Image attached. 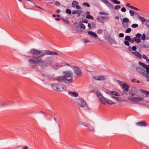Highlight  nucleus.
Here are the masks:
<instances>
[{
	"label": "nucleus",
	"instance_id": "obj_1",
	"mask_svg": "<svg viewBox=\"0 0 149 149\" xmlns=\"http://www.w3.org/2000/svg\"><path fill=\"white\" fill-rule=\"evenodd\" d=\"M64 75L56 77V80L60 82L70 84L72 82V72L71 71H66L64 72Z\"/></svg>",
	"mask_w": 149,
	"mask_h": 149
},
{
	"label": "nucleus",
	"instance_id": "obj_2",
	"mask_svg": "<svg viewBox=\"0 0 149 149\" xmlns=\"http://www.w3.org/2000/svg\"><path fill=\"white\" fill-rule=\"evenodd\" d=\"M41 60L40 65L43 67H48L50 65L53 63L52 59L51 58H47L45 61H42V59L40 58Z\"/></svg>",
	"mask_w": 149,
	"mask_h": 149
},
{
	"label": "nucleus",
	"instance_id": "obj_3",
	"mask_svg": "<svg viewBox=\"0 0 149 149\" xmlns=\"http://www.w3.org/2000/svg\"><path fill=\"white\" fill-rule=\"evenodd\" d=\"M30 53L32 54L33 57L36 58L42 57L41 52L37 49H32L30 50Z\"/></svg>",
	"mask_w": 149,
	"mask_h": 149
},
{
	"label": "nucleus",
	"instance_id": "obj_4",
	"mask_svg": "<svg viewBox=\"0 0 149 149\" xmlns=\"http://www.w3.org/2000/svg\"><path fill=\"white\" fill-rule=\"evenodd\" d=\"M141 34L140 33H138L135 35V37L133 39L131 38L129 41L132 43H133L135 41L137 43H139L141 42Z\"/></svg>",
	"mask_w": 149,
	"mask_h": 149
},
{
	"label": "nucleus",
	"instance_id": "obj_5",
	"mask_svg": "<svg viewBox=\"0 0 149 149\" xmlns=\"http://www.w3.org/2000/svg\"><path fill=\"white\" fill-rule=\"evenodd\" d=\"M128 100L136 102L140 101H143V98L142 97H130L128 98Z\"/></svg>",
	"mask_w": 149,
	"mask_h": 149
},
{
	"label": "nucleus",
	"instance_id": "obj_6",
	"mask_svg": "<svg viewBox=\"0 0 149 149\" xmlns=\"http://www.w3.org/2000/svg\"><path fill=\"white\" fill-rule=\"evenodd\" d=\"M73 69L75 74L77 75L78 76L80 77L82 75V71L77 66H74V67Z\"/></svg>",
	"mask_w": 149,
	"mask_h": 149
},
{
	"label": "nucleus",
	"instance_id": "obj_7",
	"mask_svg": "<svg viewBox=\"0 0 149 149\" xmlns=\"http://www.w3.org/2000/svg\"><path fill=\"white\" fill-rule=\"evenodd\" d=\"M96 95L97 97L102 103L104 104H105V103L104 102V99L105 97H104L102 94L99 91H97L96 92Z\"/></svg>",
	"mask_w": 149,
	"mask_h": 149
},
{
	"label": "nucleus",
	"instance_id": "obj_8",
	"mask_svg": "<svg viewBox=\"0 0 149 149\" xmlns=\"http://www.w3.org/2000/svg\"><path fill=\"white\" fill-rule=\"evenodd\" d=\"M108 17H107L103 16L100 15L98 16L96 18L97 21L100 22L104 23L105 22L107 21L106 19H108Z\"/></svg>",
	"mask_w": 149,
	"mask_h": 149
},
{
	"label": "nucleus",
	"instance_id": "obj_9",
	"mask_svg": "<svg viewBox=\"0 0 149 149\" xmlns=\"http://www.w3.org/2000/svg\"><path fill=\"white\" fill-rule=\"evenodd\" d=\"M59 86V84L57 83L53 84L51 85V87L52 89L54 91H62V89L58 88Z\"/></svg>",
	"mask_w": 149,
	"mask_h": 149
},
{
	"label": "nucleus",
	"instance_id": "obj_10",
	"mask_svg": "<svg viewBox=\"0 0 149 149\" xmlns=\"http://www.w3.org/2000/svg\"><path fill=\"white\" fill-rule=\"evenodd\" d=\"M145 69L143 68L138 67L136 68V70L141 74L144 76L146 73V70L145 71Z\"/></svg>",
	"mask_w": 149,
	"mask_h": 149
},
{
	"label": "nucleus",
	"instance_id": "obj_11",
	"mask_svg": "<svg viewBox=\"0 0 149 149\" xmlns=\"http://www.w3.org/2000/svg\"><path fill=\"white\" fill-rule=\"evenodd\" d=\"M77 103L79 105L80 107H84L86 106V101L82 99H79L77 101Z\"/></svg>",
	"mask_w": 149,
	"mask_h": 149
},
{
	"label": "nucleus",
	"instance_id": "obj_12",
	"mask_svg": "<svg viewBox=\"0 0 149 149\" xmlns=\"http://www.w3.org/2000/svg\"><path fill=\"white\" fill-rule=\"evenodd\" d=\"M93 78L95 80L101 81L106 80L107 78V77L106 76L102 75L101 76H96L93 77Z\"/></svg>",
	"mask_w": 149,
	"mask_h": 149
},
{
	"label": "nucleus",
	"instance_id": "obj_13",
	"mask_svg": "<svg viewBox=\"0 0 149 149\" xmlns=\"http://www.w3.org/2000/svg\"><path fill=\"white\" fill-rule=\"evenodd\" d=\"M71 6L73 8H75L77 9H81V7L79 6L78 2L75 0L73 1L72 2Z\"/></svg>",
	"mask_w": 149,
	"mask_h": 149
},
{
	"label": "nucleus",
	"instance_id": "obj_14",
	"mask_svg": "<svg viewBox=\"0 0 149 149\" xmlns=\"http://www.w3.org/2000/svg\"><path fill=\"white\" fill-rule=\"evenodd\" d=\"M139 63L140 65L143 67V68L146 69V71H147V72H149V65H147L140 61L139 62Z\"/></svg>",
	"mask_w": 149,
	"mask_h": 149
},
{
	"label": "nucleus",
	"instance_id": "obj_15",
	"mask_svg": "<svg viewBox=\"0 0 149 149\" xmlns=\"http://www.w3.org/2000/svg\"><path fill=\"white\" fill-rule=\"evenodd\" d=\"M136 124L137 126L140 127H146L147 125L146 122L144 120L137 122L136 123Z\"/></svg>",
	"mask_w": 149,
	"mask_h": 149
},
{
	"label": "nucleus",
	"instance_id": "obj_16",
	"mask_svg": "<svg viewBox=\"0 0 149 149\" xmlns=\"http://www.w3.org/2000/svg\"><path fill=\"white\" fill-rule=\"evenodd\" d=\"M107 7L110 8L113 7L112 5L107 0H101Z\"/></svg>",
	"mask_w": 149,
	"mask_h": 149
},
{
	"label": "nucleus",
	"instance_id": "obj_17",
	"mask_svg": "<svg viewBox=\"0 0 149 149\" xmlns=\"http://www.w3.org/2000/svg\"><path fill=\"white\" fill-rule=\"evenodd\" d=\"M29 61L31 64H35L38 63H40V62L41 61V60L40 59L36 61L32 59H29Z\"/></svg>",
	"mask_w": 149,
	"mask_h": 149
},
{
	"label": "nucleus",
	"instance_id": "obj_18",
	"mask_svg": "<svg viewBox=\"0 0 149 149\" xmlns=\"http://www.w3.org/2000/svg\"><path fill=\"white\" fill-rule=\"evenodd\" d=\"M104 102H106L107 104H114V103L111 100H110L108 99H107L106 98H104Z\"/></svg>",
	"mask_w": 149,
	"mask_h": 149
},
{
	"label": "nucleus",
	"instance_id": "obj_19",
	"mask_svg": "<svg viewBox=\"0 0 149 149\" xmlns=\"http://www.w3.org/2000/svg\"><path fill=\"white\" fill-rule=\"evenodd\" d=\"M132 53L134 54L135 56H136L137 58H141L142 56L141 54L138 52L135 51V52H132Z\"/></svg>",
	"mask_w": 149,
	"mask_h": 149
},
{
	"label": "nucleus",
	"instance_id": "obj_20",
	"mask_svg": "<svg viewBox=\"0 0 149 149\" xmlns=\"http://www.w3.org/2000/svg\"><path fill=\"white\" fill-rule=\"evenodd\" d=\"M68 94L71 96L74 97H77L78 96V93L77 92H72L71 91H69Z\"/></svg>",
	"mask_w": 149,
	"mask_h": 149
},
{
	"label": "nucleus",
	"instance_id": "obj_21",
	"mask_svg": "<svg viewBox=\"0 0 149 149\" xmlns=\"http://www.w3.org/2000/svg\"><path fill=\"white\" fill-rule=\"evenodd\" d=\"M52 51L49 50H45L44 51V53L42 54V56H44L46 54L52 55Z\"/></svg>",
	"mask_w": 149,
	"mask_h": 149
},
{
	"label": "nucleus",
	"instance_id": "obj_22",
	"mask_svg": "<svg viewBox=\"0 0 149 149\" xmlns=\"http://www.w3.org/2000/svg\"><path fill=\"white\" fill-rule=\"evenodd\" d=\"M79 124L82 125L85 127H88L90 126V124L89 123H84L81 121H79Z\"/></svg>",
	"mask_w": 149,
	"mask_h": 149
},
{
	"label": "nucleus",
	"instance_id": "obj_23",
	"mask_svg": "<svg viewBox=\"0 0 149 149\" xmlns=\"http://www.w3.org/2000/svg\"><path fill=\"white\" fill-rule=\"evenodd\" d=\"M88 33L89 35H90L91 36H93L94 38H97V35L95 33L92 31H88Z\"/></svg>",
	"mask_w": 149,
	"mask_h": 149
},
{
	"label": "nucleus",
	"instance_id": "obj_24",
	"mask_svg": "<svg viewBox=\"0 0 149 149\" xmlns=\"http://www.w3.org/2000/svg\"><path fill=\"white\" fill-rule=\"evenodd\" d=\"M137 47L135 46H133L132 47L129 46L128 47V49L130 52H131L132 51H135Z\"/></svg>",
	"mask_w": 149,
	"mask_h": 149
},
{
	"label": "nucleus",
	"instance_id": "obj_25",
	"mask_svg": "<svg viewBox=\"0 0 149 149\" xmlns=\"http://www.w3.org/2000/svg\"><path fill=\"white\" fill-rule=\"evenodd\" d=\"M123 88L124 89L125 91L127 92L129 90V87L126 84L123 83L122 84Z\"/></svg>",
	"mask_w": 149,
	"mask_h": 149
},
{
	"label": "nucleus",
	"instance_id": "obj_26",
	"mask_svg": "<svg viewBox=\"0 0 149 149\" xmlns=\"http://www.w3.org/2000/svg\"><path fill=\"white\" fill-rule=\"evenodd\" d=\"M58 88H60L61 89H62V91H65L66 89V87L64 85L61 84H59V86Z\"/></svg>",
	"mask_w": 149,
	"mask_h": 149
},
{
	"label": "nucleus",
	"instance_id": "obj_27",
	"mask_svg": "<svg viewBox=\"0 0 149 149\" xmlns=\"http://www.w3.org/2000/svg\"><path fill=\"white\" fill-rule=\"evenodd\" d=\"M138 19L140 21H141L142 24L144 23L146 21V19L145 18L141 16H139L138 17Z\"/></svg>",
	"mask_w": 149,
	"mask_h": 149
},
{
	"label": "nucleus",
	"instance_id": "obj_28",
	"mask_svg": "<svg viewBox=\"0 0 149 149\" xmlns=\"http://www.w3.org/2000/svg\"><path fill=\"white\" fill-rule=\"evenodd\" d=\"M111 94L116 96H119V94L118 92L115 91H113L111 92Z\"/></svg>",
	"mask_w": 149,
	"mask_h": 149
},
{
	"label": "nucleus",
	"instance_id": "obj_29",
	"mask_svg": "<svg viewBox=\"0 0 149 149\" xmlns=\"http://www.w3.org/2000/svg\"><path fill=\"white\" fill-rule=\"evenodd\" d=\"M79 25L81 28L84 29H85V26L82 23L81 21L79 22Z\"/></svg>",
	"mask_w": 149,
	"mask_h": 149
},
{
	"label": "nucleus",
	"instance_id": "obj_30",
	"mask_svg": "<svg viewBox=\"0 0 149 149\" xmlns=\"http://www.w3.org/2000/svg\"><path fill=\"white\" fill-rule=\"evenodd\" d=\"M144 77L148 78L146 81H147L149 82V72H147V71H146V74L145 75H144Z\"/></svg>",
	"mask_w": 149,
	"mask_h": 149
},
{
	"label": "nucleus",
	"instance_id": "obj_31",
	"mask_svg": "<svg viewBox=\"0 0 149 149\" xmlns=\"http://www.w3.org/2000/svg\"><path fill=\"white\" fill-rule=\"evenodd\" d=\"M141 91L142 93L146 94V95H149V92L148 91L145 90H141ZM146 96L148 97V96H147V95H146Z\"/></svg>",
	"mask_w": 149,
	"mask_h": 149
},
{
	"label": "nucleus",
	"instance_id": "obj_32",
	"mask_svg": "<svg viewBox=\"0 0 149 149\" xmlns=\"http://www.w3.org/2000/svg\"><path fill=\"white\" fill-rule=\"evenodd\" d=\"M112 2L116 4H119L120 2L117 0H110Z\"/></svg>",
	"mask_w": 149,
	"mask_h": 149
},
{
	"label": "nucleus",
	"instance_id": "obj_33",
	"mask_svg": "<svg viewBox=\"0 0 149 149\" xmlns=\"http://www.w3.org/2000/svg\"><path fill=\"white\" fill-rule=\"evenodd\" d=\"M86 17L88 19H93L94 17L90 14L87 15Z\"/></svg>",
	"mask_w": 149,
	"mask_h": 149
},
{
	"label": "nucleus",
	"instance_id": "obj_34",
	"mask_svg": "<svg viewBox=\"0 0 149 149\" xmlns=\"http://www.w3.org/2000/svg\"><path fill=\"white\" fill-rule=\"evenodd\" d=\"M99 14L101 15H108L109 14L108 13L102 12H99Z\"/></svg>",
	"mask_w": 149,
	"mask_h": 149
},
{
	"label": "nucleus",
	"instance_id": "obj_35",
	"mask_svg": "<svg viewBox=\"0 0 149 149\" xmlns=\"http://www.w3.org/2000/svg\"><path fill=\"white\" fill-rule=\"evenodd\" d=\"M129 21V19L127 17L124 18L123 19V21L124 22L128 23Z\"/></svg>",
	"mask_w": 149,
	"mask_h": 149
},
{
	"label": "nucleus",
	"instance_id": "obj_36",
	"mask_svg": "<svg viewBox=\"0 0 149 149\" xmlns=\"http://www.w3.org/2000/svg\"><path fill=\"white\" fill-rule=\"evenodd\" d=\"M91 23L92 28L94 29L95 28H96V24L95 22H91Z\"/></svg>",
	"mask_w": 149,
	"mask_h": 149
},
{
	"label": "nucleus",
	"instance_id": "obj_37",
	"mask_svg": "<svg viewBox=\"0 0 149 149\" xmlns=\"http://www.w3.org/2000/svg\"><path fill=\"white\" fill-rule=\"evenodd\" d=\"M83 5L85 6H86L87 7H90V5L87 2H84L83 3Z\"/></svg>",
	"mask_w": 149,
	"mask_h": 149
},
{
	"label": "nucleus",
	"instance_id": "obj_38",
	"mask_svg": "<svg viewBox=\"0 0 149 149\" xmlns=\"http://www.w3.org/2000/svg\"><path fill=\"white\" fill-rule=\"evenodd\" d=\"M131 38L129 36H126L125 38V40H126L129 41Z\"/></svg>",
	"mask_w": 149,
	"mask_h": 149
},
{
	"label": "nucleus",
	"instance_id": "obj_39",
	"mask_svg": "<svg viewBox=\"0 0 149 149\" xmlns=\"http://www.w3.org/2000/svg\"><path fill=\"white\" fill-rule=\"evenodd\" d=\"M129 13L131 16H133L135 14L134 12L131 10H130L129 11Z\"/></svg>",
	"mask_w": 149,
	"mask_h": 149
},
{
	"label": "nucleus",
	"instance_id": "obj_40",
	"mask_svg": "<svg viewBox=\"0 0 149 149\" xmlns=\"http://www.w3.org/2000/svg\"><path fill=\"white\" fill-rule=\"evenodd\" d=\"M141 39L142 40H144L146 39V36L145 34H143L142 36H141Z\"/></svg>",
	"mask_w": 149,
	"mask_h": 149
},
{
	"label": "nucleus",
	"instance_id": "obj_41",
	"mask_svg": "<svg viewBox=\"0 0 149 149\" xmlns=\"http://www.w3.org/2000/svg\"><path fill=\"white\" fill-rule=\"evenodd\" d=\"M83 41L84 43L85 44L87 43L88 42H90V41L89 40H88L87 39L85 38L83 39Z\"/></svg>",
	"mask_w": 149,
	"mask_h": 149
},
{
	"label": "nucleus",
	"instance_id": "obj_42",
	"mask_svg": "<svg viewBox=\"0 0 149 149\" xmlns=\"http://www.w3.org/2000/svg\"><path fill=\"white\" fill-rule=\"evenodd\" d=\"M66 13L69 14H71V11L70 9H67L66 10Z\"/></svg>",
	"mask_w": 149,
	"mask_h": 149
},
{
	"label": "nucleus",
	"instance_id": "obj_43",
	"mask_svg": "<svg viewBox=\"0 0 149 149\" xmlns=\"http://www.w3.org/2000/svg\"><path fill=\"white\" fill-rule=\"evenodd\" d=\"M138 24H134L132 25L131 26L133 28H136L138 27Z\"/></svg>",
	"mask_w": 149,
	"mask_h": 149
},
{
	"label": "nucleus",
	"instance_id": "obj_44",
	"mask_svg": "<svg viewBox=\"0 0 149 149\" xmlns=\"http://www.w3.org/2000/svg\"><path fill=\"white\" fill-rule=\"evenodd\" d=\"M131 30H132L130 28H128L125 30V32L127 33H130L131 32Z\"/></svg>",
	"mask_w": 149,
	"mask_h": 149
},
{
	"label": "nucleus",
	"instance_id": "obj_45",
	"mask_svg": "<svg viewBox=\"0 0 149 149\" xmlns=\"http://www.w3.org/2000/svg\"><path fill=\"white\" fill-rule=\"evenodd\" d=\"M121 8V6L120 5H116L114 7V9L115 10H118L119 9H120Z\"/></svg>",
	"mask_w": 149,
	"mask_h": 149
},
{
	"label": "nucleus",
	"instance_id": "obj_46",
	"mask_svg": "<svg viewBox=\"0 0 149 149\" xmlns=\"http://www.w3.org/2000/svg\"><path fill=\"white\" fill-rule=\"evenodd\" d=\"M142 47L144 48H148L149 47V46L148 45H146V44H143L142 45Z\"/></svg>",
	"mask_w": 149,
	"mask_h": 149
},
{
	"label": "nucleus",
	"instance_id": "obj_47",
	"mask_svg": "<svg viewBox=\"0 0 149 149\" xmlns=\"http://www.w3.org/2000/svg\"><path fill=\"white\" fill-rule=\"evenodd\" d=\"M124 44L125 45L127 46L130 45V44L128 41L125 40L124 41Z\"/></svg>",
	"mask_w": 149,
	"mask_h": 149
},
{
	"label": "nucleus",
	"instance_id": "obj_48",
	"mask_svg": "<svg viewBox=\"0 0 149 149\" xmlns=\"http://www.w3.org/2000/svg\"><path fill=\"white\" fill-rule=\"evenodd\" d=\"M103 32L102 29H98L97 31V33L99 34H101Z\"/></svg>",
	"mask_w": 149,
	"mask_h": 149
},
{
	"label": "nucleus",
	"instance_id": "obj_49",
	"mask_svg": "<svg viewBox=\"0 0 149 149\" xmlns=\"http://www.w3.org/2000/svg\"><path fill=\"white\" fill-rule=\"evenodd\" d=\"M77 13L76 14L78 15V16H79L81 13V10H77Z\"/></svg>",
	"mask_w": 149,
	"mask_h": 149
},
{
	"label": "nucleus",
	"instance_id": "obj_50",
	"mask_svg": "<svg viewBox=\"0 0 149 149\" xmlns=\"http://www.w3.org/2000/svg\"><path fill=\"white\" fill-rule=\"evenodd\" d=\"M121 11L123 12H125L126 11V8L124 7H122V8L121 10Z\"/></svg>",
	"mask_w": 149,
	"mask_h": 149
},
{
	"label": "nucleus",
	"instance_id": "obj_51",
	"mask_svg": "<svg viewBox=\"0 0 149 149\" xmlns=\"http://www.w3.org/2000/svg\"><path fill=\"white\" fill-rule=\"evenodd\" d=\"M131 9H134L135 10H139V9L138 8H136L135 7L132 6V7H131Z\"/></svg>",
	"mask_w": 149,
	"mask_h": 149
},
{
	"label": "nucleus",
	"instance_id": "obj_52",
	"mask_svg": "<svg viewBox=\"0 0 149 149\" xmlns=\"http://www.w3.org/2000/svg\"><path fill=\"white\" fill-rule=\"evenodd\" d=\"M35 7H36L37 8H40V9L41 10H44V9H43V8H42V7H41L40 6H37L36 5H35Z\"/></svg>",
	"mask_w": 149,
	"mask_h": 149
},
{
	"label": "nucleus",
	"instance_id": "obj_53",
	"mask_svg": "<svg viewBox=\"0 0 149 149\" xmlns=\"http://www.w3.org/2000/svg\"><path fill=\"white\" fill-rule=\"evenodd\" d=\"M81 22V23L82 22H83V23H86L87 24L88 22V20L87 19H84V20H83L82 21V22Z\"/></svg>",
	"mask_w": 149,
	"mask_h": 149
},
{
	"label": "nucleus",
	"instance_id": "obj_54",
	"mask_svg": "<svg viewBox=\"0 0 149 149\" xmlns=\"http://www.w3.org/2000/svg\"><path fill=\"white\" fill-rule=\"evenodd\" d=\"M111 97L112 98L117 100H118L119 99V97H116L114 96H112Z\"/></svg>",
	"mask_w": 149,
	"mask_h": 149
},
{
	"label": "nucleus",
	"instance_id": "obj_55",
	"mask_svg": "<svg viewBox=\"0 0 149 149\" xmlns=\"http://www.w3.org/2000/svg\"><path fill=\"white\" fill-rule=\"evenodd\" d=\"M126 6H127L129 7L130 8H131V7H132V6H130V4L129 3H127L126 5Z\"/></svg>",
	"mask_w": 149,
	"mask_h": 149
},
{
	"label": "nucleus",
	"instance_id": "obj_56",
	"mask_svg": "<svg viewBox=\"0 0 149 149\" xmlns=\"http://www.w3.org/2000/svg\"><path fill=\"white\" fill-rule=\"evenodd\" d=\"M55 5L57 6H59L60 5V3L57 1H56L55 3Z\"/></svg>",
	"mask_w": 149,
	"mask_h": 149
},
{
	"label": "nucleus",
	"instance_id": "obj_57",
	"mask_svg": "<svg viewBox=\"0 0 149 149\" xmlns=\"http://www.w3.org/2000/svg\"><path fill=\"white\" fill-rule=\"evenodd\" d=\"M129 93L132 96H134L135 95V93H133L132 91H130L129 92Z\"/></svg>",
	"mask_w": 149,
	"mask_h": 149
},
{
	"label": "nucleus",
	"instance_id": "obj_58",
	"mask_svg": "<svg viewBox=\"0 0 149 149\" xmlns=\"http://www.w3.org/2000/svg\"><path fill=\"white\" fill-rule=\"evenodd\" d=\"M119 36L120 37H123L124 36V34L123 33H120L119 34Z\"/></svg>",
	"mask_w": 149,
	"mask_h": 149
},
{
	"label": "nucleus",
	"instance_id": "obj_59",
	"mask_svg": "<svg viewBox=\"0 0 149 149\" xmlns=\"http://www.w3.org/2000/svg\"><path fill=\"white\" fill-rule=\"evenodd\" d=\"M62 19L64 22L67 24H68L69 23L68 20L67 19Z\"/></svg>",
	"mask_w": 149,
	"mask_h": 149
},
{
	"label": "nucleus",
	"instance_id": "obj_60",
	"mask_svg": "<svg viewBox=\"0 0 149 149\" xmlns=\"http://www.w3.org/2000/svg\"><path fill=\"white\" fill-rule=\"evenodd\" d=\"M143 57L144 59H146V60L147 58H148V57L145 55H143Z\"/></svg>",
	"mask_w": 149,
	"mask_h": 149
},
{
	"label": "nucleus",
	"instance_id": "obj_61",
	"mask_svg": "<svg viewBox=\"0 0 149 149\" xmlns=\"http://www.w3.org/2000/svg\"><path fill=\"white\" fill-rule=\"evenodd\" d=\"M58 55V53H57L56 52H52V55Z\"/></svg>",
	"mask_w": 149,
	"mask_h": 149
},
{
	"label": "nucleus",
	"instance_id": "obj_62",
	"mask_svg": "<svg viewBox=\"0 0 149 149\" xmlns=\"http://www.w3.org/2000/svg\"><path fill=\"white\" fill-rule=\"evenodd\" d=\"M77 10H74L72 11V14H75L77 13Z\"/></svg>",
	"mask_w": 149,
	"mask_h": 149
},
{
	"label": "nucleus",
	"instance_id": "obj_63",
	"mask_svg": "<svg viewBox=\"0 0 149 149\" xmlns=\"http://www.w3.org/2000/svg\"><path fill=\"white\" fill-rule=\"evenodd\" d=\"M88 26L89 29H90L91 28V24L90 23H88Z\"/></svg>",
	"mask_w": 149,
	"mask_h": 149
},
{
	"label": "nucleus",
	"instance_id": "obj_64",
	"mask_svg": "<svg viewBox=\"0 0 149 149\" xmlns=\"http://www.w3.org/2000/svg\"><path fill=\"white\" fill-rule=\"evenodd\" d=\"M147 26L149 28V20H148L146 23Z\"/></svg>",
	"mask_w": 149,
	"mask_h": 149
}]
</instances>
